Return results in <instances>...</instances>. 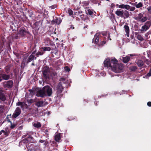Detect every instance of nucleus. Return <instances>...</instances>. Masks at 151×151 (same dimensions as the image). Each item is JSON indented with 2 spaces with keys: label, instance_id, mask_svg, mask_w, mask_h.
<instances>
[{
  "label": "nucleus",
  "instance_id": "nucleus-1",
  "mask_svg": "<svg viewBox=\"0 0 151 151\" xmlns=\"http://www.w3.org/2000/svg\"><path fill=\"white\" fill-rule=\"evenodd\" d=\"M111 63H113L111 69L113 71L116 73L122 71L124 67L123 64H119L118 60L115 58L111 59Z\"/></svg>",
  "mask_w": 151,
  "mask_h": 151
},
{
  "label": "nucleus",
  "instance_id": "nucleus-2",
  "mask_svg": "<svg viewBox=\"0 0 151 151\" xmlns=\"http://www.w3.org/2000/svg\"><path fill=\"white\" fill-rule=\"evenodd\" d=\"M11 79L10 74L6 73L3 70L0 71V82L3 80H7Z\"/></svg>",
  "mask_w": 151,
  "mask_h": 151
},
{
  "label": "nucleus",
  "instance_id": "nucleus-3",
  "mask_svg": "<svg viewBox=\"0 0 151 151\" xmlns=\"http://www.w3.org/2000/svg\"><path fill=\"white\" fill-rule=\"evenodd\" d=\"M46 96H51L52 93V89L49 86H46L42 88Z\"/></svg>",
  "mask_w": 151,
  "mask_h": 151
},
{
  "label": "nucleus",
  "instance_id": "nucleus-4",
  "mask_svg": "<svg viewBox=\"0 0 151 151\" xmlns=\"http://www.w3.org/2000/svg\"><path fill=\"white\" fill-rule=\"evenodd\" d=\"M143 17V14L141 13H140L137 15L134 18V19L138 21L144 22L147 20V18L146 17Z\"/></svg>",
  "mask_w": 151,
  "mask_h": 151
},
{
  "label": "nucleus",
  "instance_id": "nucleus-5",
  "mask_svg": "<svg viewBox=\"0 0 151 151\" xmlns=\"http://www.w3.org/2000/svg\"><path fill=\"white\" fill-rule=\"evenodd\" d=\"M26 34H30L29 32L26 31L25 28L21 27L18 31L17 35L22 37H24Z\"/></svg>",
  "mask_w": 151,
  "mask_h": 151
},
{
  "label": "nucleus",
  "instance_id": "nucleus-6",
  "mask_svg": "<svg viewBox=\"0 0 151 151\" xmlns=\"http://www.w3.org/2000/svg\"><path fill=\"white\" fill-rule=\"evenodd\" d=\"M42 73L44 78L46 79H49V78L50 70L49 67L45 66L42 71Z\"/></svg>",
  "mask_w": 151,
  "mask_h": 151
},
{
  "label": "nucleus",
  "instance_id": "nucleus-7",
  "mask_svg": "<svg viewBox=\"0 0 151 151\" xmlns=\"http://www.w3.org/2000/svg\"><path fill=\"white\" fill-rule=\"evenodd\" d=\"M28 55H27L26 56L25 55L24 57V60L25 62L27 63L28 64L29 62H31L32 61H33L34 59L36 60V57H35L33 55H30L27 58Z\"/></svg>",
  "mask_w": 151,
  "mask_h": 151
},
{
  "label": "nucleus",
  "instance_id": "nucleus-8",
  "mask_svg": "<svg viewBox=\"0 0 151 151\" xmlns=\"http://www.w3.org/2000/svg\"><path fill=\"white\" fill-rule=\"evenodd\" d=\"M151 25V22L150 21L147 22L145 24L142 26L141 32L142 33L145 32L150 27Z\"/></svg>",
  "mask_w": 151,
  "mask_h": 151
},
{
  "label": "nucleus",
  "instance_id": "nucleus-9",
  "mask_svg": "<svg viewBox=\"0 0 151 151\" xmlns=\"http://www.w3.org/2000/svg\"><path fill=\"white\" fill-rule=\"evenodd\" d=\"M42 26V22L40 21L36 22L33 25V28L37 32L40 27Z\"/></svg>",
  "mask_w": 151,
  "mask_h": 151
},
{
  "label": "nucleus",
  "instance_id": "nucleus-10",
  "mask_svg": "<svg viewBox=\"0 0 151 151\" xmlns=\"http://www.w3.org/2000/svg\"><path fill=\"white\" fill-rule=\"evenodd\" d=\"M21 113V109L19 107H17L12 115V118L15 119Z\"/></svg>",
  "mask_w": 151,
  "mask_h": 151
},
{
  "label": "nucleus",
  "instance_id": "nucleus-11",
  "mask_svg": "<svg viewBox=\"0 0 151 151\" xmlns=\"http://www.w3.org/2000/svg\"><path fill=\"white\" fill-rule=\"evenodd\" d=\"M4 87L8 88H11L13 86V82L12 80H9L4 82Z\"/></svg>",
  "mask_w": 151,
  "mask_h": 151
},
{
  "label": "nucleus",
  "instance_id": "nucleus-12",
  "mask_svg": "<svg viewBox=\"0 0 151 151\" xmlns=\"http://www.w3.org/2000/svg\"><path fill=\"white\" fill-rule=\"evenodd\" d=\"M33 138V137H28L27 138H25L24 139L21 141L19 142V145L20 146L21 145H26L25 142L26 141H27V142H31V140Z\"/></svg>",
  "mask_w": 151,
  "mask_h": 151
},
{
  "label": "nucleus",
  "instance_id": "nucleus-13",
  "mask_svg": "<svg viewBox=\"0 0 151 151\" xmlns=\"http://www.w3.org/2000/svg\"><path fill=\"white\" fill-rule=\"evenodd\" d=\"M101 37V35H99V33H96L93 39L92 42L94 43L95 44L97 45L99 43V38Z\"/></svg>",
  "mask_w": 151,
  "mask_h": 151
},
{
  "label": "nucleus",
  "instance_id": "nucleus-14",
  "mask_svg": "<svg viewBox=\"0 0 151 151\" xmlns=\"http://www.w3.org/2000/svg\"><path fill=\"white\" fill-rule=\"evenodd\" d=\"M36 96L38 97H40L42 98H44L46 96V95L42 88L37 91Z\"/></svg>",
  "mask_w": 151,
  "mask_h": 151
},
{
  "label": "nucleus",
  "instance_id": "nucleus-15",
  "mask_svg": "<svg viewBox=\"0 0 151 151\" xmlns=\"http://www.w3.org/2000/svg\"><path fill=\"white\" fill-rule=\"evenodd\" d=\"M63 89L62 83L61 82H60L58 85L57 89V96H59V94L62 93Z\"/></svg>",
  "mask_w": 151,
  "mask_h": 151
},
{
  "label": "nucleus",
  "instance_id": "nucleus-16",
  "mask_svg": "<svg viewBox=\"0 0 151 151\" xmlns=\"http://www.w3.org/2000/svg\"><path fill=\"white\" fill-rule=\"evenodd\" d=\"M104 64V66L105 67L107 68L110 67L111 68L112 67L113 63H111V60L110 61L109 59H107L105 60Z\"/></svg>",
  "mask_w": 151,
  "mask_h": 151
},
{
  "label": "nucleus",
  "instance_id": "nucleus-17",
  "mask_svg": "<svg viewBox=\"0 0 151 151\" xmlns=\"http://www.w3.org/2000/svg\"><path fill=\"white\" fill-rule=\"evenodd\" d=\"M86 14L92 17H94L96 16V13L93 10L88 9L86 12Z\"/></svg>",
  "mask_w": 151,
  "mask_h": 151
},
{
  "label": "nucleus",
  "instance_id": "nucleus-18",
  "mask_svg": "<svg viewBox=\"0 0 151 151\" xmlns=\"http://www.w3.org/2000/svg\"><path fill=\"white\" fill-rule=\"evenodd\" d=\"M6 96L3 92L2 90L0 91V100L4 101L6 100Z\"/></svg>",
  "mask_w": 151,
  "mask_h": 151
},
{
  "label": "nucleus",
  "instance_id": "nucleus-19",
  "mask_svg": "<svg viewBox=\"0 0 151 151\" xmlns=\"http://www.w3.org/2000/svg\"><path fill=\"white\" fill-rule=\"evenodd\" d=\"M61 22L62 20L60 18H58L56 17V19L53 20L52 22L53 24L58 25L61 23Z\"/></svg>",
  "mask_w": 151,
  "mask_h": 151
},
{
  "label": "nucleus",
  "instance_id": "nucleus-20",
  "mask_svg": "<svg viewBox=\"0 0 151 151\" xmlns=\"http://www.w3.org/2000/svg\"><path fill=\"white\" fill-rule=\"evenodd\" d=\"M115 14L118 16L123 17H124L123 15V10H120V9H117L115 12Z\"/></svg>",
  "mask_w": 151,
  "mask_h": 151
},
{
  "label": "nucleus",
  "instance_id": "nucleus-21",
  "mask_svg": "<svg viewBox=\"0 0 151 151\" xmlns=\"http://www.w3.org/2000/svg\"><path fill=\"white\" fill-rule=\"evenodd\" d=\"M44 43L45 45L48 46L51 45V41L48 38H46L44 39Z\"/></svg>",
  "mask_w": 151,
  "mask_h": 151
},
{
  "label": "nucleus",
  "instance_id": "nucleus-22",
  "mask_svg": "<svg viewBox=\"0 0 151 151\" xmlns=\"http://www.w3.org/2000/svg\"><path fill=\"white\" fill-rule=\"evenodd\" d=\"M124 28L126 33L127 36L128 37H129V27L127 25H124Z\"/></svg>",
  "mask_w": 151,
  "mask_h": 151
},
{
  "label": "nucleus",
  "instance_id": "nucleus-23",
  "mask_svg": "<svg viewBox=\"0 0 151 151\" xmlns=\"http://www.w3.org/2000/svg\"><path fill=\"white\" fill-rule=\"evenodd\" d=\"M11 67V66L10 65H8L4 68L5 72L7 74L9 73Z\"/></svg>",
  "mask_w": 151,
  "mask_h": 151
},
{
  "label": "nucleus",
  "instance_id": "nucleus-24",
  "mask_svg": "<svg viewBox=\"0 0 151 151\" xmlns=\"http://www.w3.org/2000/svg\"><path fill=\"white\" fill-rule=\"evenodd\" d=\"M136 63L138 66L139 67L142 66L144 65L143 62L140 60H139L136 61Z\"/></svg>",
  "mask_w": 151,
  "mask_h": 151
},
{
  "label": "nucleus",
  "instance_id": "nucleus-25",
  "mask_svg": "<svg viewBox=\"0 0 151 151\" xmlns=\"http://www.w3.org/2000/svg\"><path fill=\"white\" fill-rule=\"evenodd\" d=\"M43 101H38L35 103V105L38 107H42L43 106Z\"/></svg>",
  "mask_w": 151,
  "mask_h": 151
},
{
  "label": "nucleus",
  "instance_id": "nucleus-26",
  "mask_svg": "<svg viewBox=\"0 0 151 151\" xmlns=\"http://www.w3.org/2000/svg\"><path fill=\"white\" fill-rule=\"evenodd\" d=\"M55 140L57 142H59L60 140V133H58L55 135Z\"/></svg>",
  "mask_w": 151,
  "mask_h": 151
},
{
  "label": "nucleus",
  "instance_id": "nucleus-27",
  "mask_svg": "<svg viewBox=\"0 0 151 151\" xmlns=\"http://www.w3.org/2000/svg\"><path fill=\"white\" fill-rule=\"evenodd\" d=\"M130 58L129 56H126L123 58V62L125 63H127L130 60Z\"/></svg>",
  "mask_w": 151,
  "mask_h": 151
},
{
  "label": "nucleus",
  "instance_id": "nucleus-28",
  "mask_svg": "<svg viewBox=\"0 0 151 151\" xmlns=\"http://www.w3.org/2000/svg\"><path fill=\"white\" fill-rule=\"evenodd\" d=\"M123 17L124 19L128 18L129 16V12L127 10H125L123 11Z\"/></svg>",
  "mask_w": 151,
  "mask_h": 151
},
{
  "label": "nucleus",
  "instance_id": "nucleus-29",
  "mask_svg": "<svg viewBox=\"0 0 151 151\" xmlns=\"http://www.w3.org/2000/svg\"><path fill=\"white\" fill-rule=\"evenodd\" d=\"M41 49L43 50V52L49 51L51 50V47H42Z\"/></svg>",
  "mask_w": 151,
  "mask_h": 151
},
{
  "label": "nucleus",
  "instance_id": "nucleus-30",
  "mask_svg": "<svg viewBox=\"0 0 151 151\" xmlns=\"http://www.w3.org/2000/svg\"><path fill=\"white\" fill-rule=\"evenodd\" d=\"M17 106H20L21 108H22L23 106H27V105L23 102H20L19 101L17 103Z\"/></svg>",
  "mask_w": 151,
  "mask_h": 151
},
{
  "label": "nucleus",
  "instance_id": "nucleus-31",
  "mask_svg": "<svg viewBox=\"0 0 151 151\" xmlns=\"http://www.w3.org/2000/svg\"><path fill=\"white\" fill-rule=\"evenodd\" d=\"M103 40H104L101 41V42L100 43H99L98 44V45L99 46H103V45L106 44V41L104 40H105L106 39V38L105 37H103V39H102Z\"/></svg>",
  "mask_w": 151,
  "mask_h": 151
},
{
  "label": "nucleus",
  "instance_id": "nucleus-32",
  "mask_svg": "<svg viewBox=\"0 0 151 151\" xmlns=\"http://www.w3.org/2000/svg\"><path fill=\"white\" fill-rule=\"evenodd\" d=\"M137 69V67L136 66H132L129 68V69L132 71L134 72Z\"/></svg>",
  "mask_w": 151,
  "mask_h": 151
},
{
  "label": "nucleus",
  "instance_id": "nucleus-33",
  "mask_svg": "<svg viewBox=\"0 0 151 151\" xmlns=\"http://www.w3.org/2000/svg\"><path fill=\"white\" fill-rule=\"evenodd\" d=\"M54 50L52 51L51 53L52 54L54 53L55 55H57L58 54V49L57 48L55 44H54Z\"/></svg>",
  "mask_w": 151,
  "mask_h": 151
},
{
  "label": "nucleus",
  "instance_id": "nucleus-34",
  "mask_svg": "<svg viewBox=\"0 0 151 151\" xmlns=\"http://www.w3.org/2000/svg\"><path fill=\"white\" fill-rule=\"evenodd\" d=\"M33 126L37 128H40L41 127V125L40 122H37V123H35L33 124Z\"/></svg>",
  "mask_w": 151,
  "mask_h": 151
},
{
  "label": "nucleus",
  "instance_id": "nucleus-35",
  "mask_svg": "<svg viewBox=\"0 0 151 151\" xmlns=\"http://www.w3.org/2000/svg\"><path fill=\"white\" fill-rule=\"evenodd\" d=\"M39 142L42 143H44V145L45 146H46L48 143V142L46 139V140L40 139L39 140Z\"/></svg>",
  "mask_w": 151,
  "mask_h": 151
},
{
  "label": "nucleus",
  "instance_id": "nucleus-36",
  "mask_svg": "<svg viewBox=\"0 0 151 151\" xmlns=\"http://www.w3.org/2000/svg\"><path fill=\"white\" fill-rule=\"evenodd\" d=\"M143 4L142 2H139L138 4H136L135 6L137 8H139L143 6Z\"/></svg>",
  "mask_w": 151,
  "mask_h": 151
},
{
  "label": "nucleus",
  "instance_id": "nucleus-37",
  "mask_svg": "<svg viewBox=\"0 0 151 151\" xmlns=\"http://www.w3.org/2000/svg\"><path fill=\"white\" fill-rule=\"evenodd\" d=\"M30 149L31 151H36L38 150V148L37 146H35Z\"/></svg>",
  "mask_w": 151,
  "mask_h": 151
},
{
  "label": "nucleus",
  "instance_id": "nucleus-38",
  "mask_svg": "<svg viewBox=\"0 0 151 151\" xmlns=\"http://www.w3.org/2000/svg\"><path fill=\"white\" fill-rule=\"evenodd\" d=\"M44 53L43 52L38 51L36 54V55L37 57H38L40 55H42Z\"/></svg>",
  "mask_w": 151,
  "mask_h": 151
},
{
  "label": "nucleus",
  "instance_id": "nucleus-39",
  "mask_svg": "<svg viewBox=\"0 0 151 151\" xmlns=\"http://www.w3.org/2000/svg\"><path fill=\"white\" fill-rule=\"evenodd\" d=\"M137 38L139 40L141 41H142L144 40L143 37L141 36V35H137Z\"/></svg>",
  "mask_w": 151,
  "mask_h": 151
},
{
  "label": "nucleus",
  "instance_id": "nucleus-40",
  "mask_svg": "<svg viewBox=\"0 0 151 151\" xmlns=\"http://www.w3.org/2000/svg\"><path fill=\"white\" fill-rule=\"evenodd\" d=\"M68 12L70 16H71L73 14V11L71 9H69L68 10Z\"/></svg>",
  "mask_w": 151,
  "mask_h": 151
},
{
  "label": "nucleus",
  "instance_id": "nucleus-41",
  "mask_svg": "<svg viewBox=\"0 0 151 151\" xmlns=\"http://www.w3.org/2000/svg\"><path fill=\"white\" fill-rule=\"evenodd\" d=\"M124 8H125V9L127 10H129L130 8V6L128 4H124Z\"/></svg>",
  "mask_w": 151,
  "mask_h": 151
},
{
  "label": "nucleus",
  "instance_id": "nucleus-42",
  "mask_svg": "<svg viewBox=\"0 0 151 151\" xmlns=\"http://www.w3.org/2000/svg\"><path fill=\"white\" fill-rule=\"evenodd\" d=\"M147 9L149 13L151 14V6H149Z\"/></svg>",
  "mask_w": 151,
  "mask_h": 151
},
{
  "label": "nucleus",
  "instance_id": "nucleus-43",
  "mask_svg": "<svg viewBox=\"0 0 151 151\" xmlns=\"http://www.w3.org/2000/svg\"><path fill=\"white\" fill-rule=\"evenodd\" d=\"M80 17L82 20H85L86 19L85 15L83 14H81V15H80Z\"/></svg>",
  "mask_w": 151,
  "mask_h": 151
},
{
  "label": "nucleus",
  "instance_id": "nucleus-44",
  "mask_svg": "<svg viewBox=\"0 0 151 151\" xmlns=\"http://www.w3.org/2000/svg\"><path fill=\"white\" fill-rule=\"evenodd\" d=\"M11 123V125L10 126V128L11 129H14V127L16 126V125L15 124H13L12 122H11V123Z\"/></svg>",
  "mask_w": 151,
  "mask_h": 151
},
{
  "label": "nucleus",
  "instance_id": "nucleus-45",
  "mask_svg": "<svg viewBox=\"0 0 151 151\" xmlns=\"http://www.w3.org/2000/svg\"><path fill=\"white\" fill-rule=\"evenodd\" d=\"M3 133L4 135L6 137L8 135V133L7 131H5L3 130Z\"/></svg>",
  "mask_w": 151,
  "mask_h": 151
},
{
  "label": "nucleus",
  "instance_id": "nucleus-46",
  "mask_svg": "<svg viewBox=\"0 0 151 151\" xmlns=\"http://www.w3.org/2000/svg\"><path fill=\"white\" fill-rule=\"evenodd\" d=\"M64 69L65 71L67 72L69 71L70 70L69 67L68 66H65L64 68Z\"/></svg>",
  "mask_w": 151,
  "mask_h": 151
},
{
  "label": "nucleus",
  "instance_id": "nucleus-47",
  "mask_svg": "<svg viewBox=\"0 0 151 151\" xmlns=\"http://www.w3.org/2000/svg\"><path fill=\"white\" fill-rule=\"evenodd\" d=\"M82 4H83L85 6H87L89 4L88 1H84L82 2Z\"/></svg>",
  "mask_w": 151,
  "mask_h": 151
},
{
  "label": "nucleus",
  "instance_id": "nucleus-48",
  "mask_svg": "<svg viewBox=\"0 0 151 151\" xmlns=\"http://www.w3.org/2000/svg\"><path fill=\"white\" fill-rule=\"evenodd\" d=\"M10 117L9 116L7 115L6 119H7L6 121L8 122H9L11 123V121L10 119H9Z\"/></svg>",
  "mask_w": 151,
  "mask_h": 151
},
{
  "label": "nucleus",
  "instance_id": "nucleus-49",
  "mask_svg": "<svg viewBox=\"0 0 151 151\" xmlns=\"http://www.w3.org/2000/svg\"><path fill=\"white\" fill-rule=\"evenodd\" d=\"M27 101L29 103H30V104L33 102V100L32 99H27Z\"/></svg>",
  "mask_w": 151,
  "mask_h": 151
},
{
  "label": "nucleus",
  "instance_id": "nucleus-50",
  "mask_svg": "<svg viewBox=\"0 0 151 151\" xmlns=\"http://www.w3.org/2000/svg\"><path fill=\"white\" fill-rule=\"evenodd\" d=\"M99 34V35H102L103 36H106L107 35V33L106 32L101 33Z\"/></svg>",
  "mask_w": 151,
  "mask_h": 151
},
{
  "label": "nucleus",
  "instance_id": "nucleus-51",
  "mask_svg": "<svg viewBox=\"0 0 151 151\" xmlns=\"http://www.w3.org/2000/svg\"><path fill=\"white\" fill-rule=\"evenodd\" d=\"M124 4H122L119 5V7L120 8L124 9Z\"/></svg>",
  "mask_w": 151,
  "mask_h": 151
},
{
  "label": "nucleus",
  "instance_id": "nucleus-52",
  "mask_svg": "<svg viewBox=\"0 0 151 151\" xmlns=\"http://www.w3.org/2000/svg\"><path fill=\"white\" fill-rule=\"evenodd\" d=\"M129 9L130 11H133L135 9V8L134 7V6H130V8Z\"/></svg>",
  "mask_w": 151,
  "mask_h": 151
},
{
  "label": "nucleus",
  "instance_id": "nucleus-53",
  "mask_svg": "<svg viewBox=\"0 0 151 151\" xmlns=\"http://www.w3.org/2000/svg\"><path fill=\"white\" fill-rule=\"evenodd\" d=\"M4 105H0V111L4 109Z\"/></svg>",
  "mask_w": 151,
  "mask_h": 151
},
{
  "label": "nucleus",
  "instance_id": "nucleus-54",
  "mask_svg": "<svg viewBox=\"0 0 151 151\" xmlns=\"http://www.w3.org/2000/svg\"><path fill=\"white\" fill-rule=\"evenodd\" d=\"M147 75L149 77L151 76V69L150 70L149 72L147 74Z\"/></svg>",
  "mask_w": 151,
  "mask_h": 151
},
{
  "label": "nucleus",
  "instance_id": "nucleus-55",
  "mask_svg": "<svg viewBox=\"0 0 151 151\" xmlns=\"http://www.w3.org/2000/svg\"><path fill=\"white\" fill-rule=\"evenodd\" d=\"M57 7L56 5H53L50 6V8L51 9H55Z\"/></svg>",
  "mask_w": 151,
  "mask_h": 151
},
{
  "label": "nucleus",
  "instance_id": "nucleus-56",
  "mask_svg": "<svg viewBox=\"0 0 151 151\" xmlns=\"http://www.w3.org/2000/svg\"><path fill=\"white\" fill-rule=\"evenodd\" d=\"M36 52V50H35L31 54V55H33L35 57V53Z\"/></svg>",
  "mask_w": 151,
  "mask_h": 151
},
{
  "label": "nucleus",
  "instance_id": "nucleus-57",
  "mask_svg": "<svg viewBox=\"0 0 151 151\" xmlns=\"http://www.w3.org/2000/svg\"><path fill=\"white\" fill-rule=\"evenodd\" d=\"M147 105L149 106H151V102L149 101L147 103Z\"/></svg>",
  "mask_w": 151,
  "mask_h": 151
},
{
  "label": "nucleus",
  "instance_id": "nucleus-58",
  "mask_svg": "<svg viewBox=\"0 0 151 151\" xmlns=\"http://www.w3.org/2000/svg\"><path fill=\"white\" fill-rule=\"evenodd\" d=\"M28 91L31 93H33L34 92V91L32 89H29Z\"/></svg>",
  "mask_w": 151,
  "mask_h": 151
},
{
  "label": "nucleus",
  "instance_id": "nucleus-59",
  "mask_svg": "<svg viewBox=\"0 0 151 151\" xmlns=\"http://www.w3.org/2000/svg\"><path fill=\"white\" fill-rule=\"evenodd\" d=\"M53 47H51V50L52 51H53L54 50V45H52Z\"/></svg>",
  "mask_w": 151,
  "mask_h": 151
},
{
  "label": "nucleus",
  "instance_id": "nucleus-60",
  "mask_svg": "<svg viewBox=\"0 0 151 151\" xmlns=\"http://www.w3.org/2000/svg\"><path fill=\"white\" fill-rule=\"evenodd\" d=\"M111 18H113L114 19L115 18V16L114 14H112L111 17Z\"/></svg>",
  "mask_w": 151,
  "mask_h": 151
},
{
  "label": "nucleus",
  "instance_id": "nucleus-61",
  "mask_svg": "<svg viewBox=\"0 0 151 151\" xmlns=\"http://www.w3.org/2000/svg\"><path fill=\"white\" fill-rule=\"evenodd\" d=\"M74 29V27H73V25H71V27L69 28V29Z\"/></svg>",
  "mask_w": 151,
  "mask_h": 151
},
{
  "label": "nucleus",
  "instance_id": "nucleus-62",
  "mask_svg": "<svg viewBox=\"0 0 151 151\" xmlns=\"http://www.w3.org/2000/svg\"><path fill=\"white\" fill-rule=\"evenodd\" d=\"M14 37L16 39H17L18 38V35H16Z\"/></svg>",
  "mask_w": 151,
  "mask_h": 151
},
{
  "label": "nucleus",
  "instance_id": "nucleus-63",
  "mask_svg": "<svg viewBox=\"0 0 151 151\" xmlns=\"http://www.w3.org/2000/svg\"><path fill=\"white\" fill-rule=\"evenodd\" d=\"M74 14L75 15H78V12H74Z\"/></svg>",
  "mask_w": 151,
  "mask_h": 151
},
{
  "label": "nucleus",
  "instance_id": "nucleus-64",
  "mask_svg": "<svg viewBox=\"0 0 151 151\" xmlns=\"http://www.w3.org/2000/svg\"><path fill=\"white\" fill-rule=\"evenodd\" d=\"M7 115L9 116L10 117V118H12V114H11L9 115Z\"/></svg>",
  "mask_w": 151,
  "mask_h": 151
}]
</instances>
